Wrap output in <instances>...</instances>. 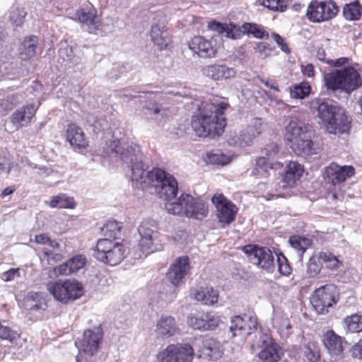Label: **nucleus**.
I'll list each match as a JSON object with an SVG mask.
<instances>
[{"label":"nucleus","mask_w":362,"mask_h":362,"mask_svg":"<svg viewBox=\"0 0 362 362\" xmlns=\"http://www.w3.org/2000/svg\"><path fill=\"white\" fill-rule=\"evenodd\" d=\"M253 139L252 136L247 134V129H245L241 131L238 135L234 136L230 143L240 147H245L250 145Z\"/></svg>","instance_id":"a19ab883"},{"label":"nucleus","mask_w":362,"mask_h":362,"mask_svg":"<svg viewBox=\"0 0 362 362\" xmlns=\"http://www.w3.org/2000/svg\"><path fill=\"white\" fill-rule=\"evenodd\" d=\"M37 108L34 104H28L16 110L11 117V122L17 127L27 126L35 116Z\"/></svg>","instance_id":"aec40b11"},{"label":"nucleus","mask_w":362,"mask_h":362,"mask_svg":"<svg viewBox=\"0 0 362 362\" xmlns=\"http://www.w3.org/2000/svg\"><path fill=\"white\" fill-rule=\"evenodd\" d=\"M49 206L53 208L73 209L75 206V202L72 197H67L64 194H60L52 198Z\"/></svg>","instance_id":"473e14b6"},{"label":"nucleus","mask_w":362,"mask_h":362,"mask_svg":"<svg viewBox=\"0 0 362 362\" xmlns=\"http://www.w3.org/2000/svg\"><path fill=\"white\" fill-rule=\"evenodd\" d=\"M339 12V7L332 0H313L307 9L308 18L315 23L327 21Z\"/></svg>","instance_id":"ddd939ff"},{"label":"nucleus","mask_w":362,"mask_h":362,"mask_svg":"<svg viewBox=\"0 0 362 362\" xmlns=\"http://www.w3.org/2000/svg\"><path fill=\"white\" fill-rule=\"evenodd\" d=\"M208 161L212 164L217 165H227L230 163V158L229 156L223 154L219 151L216 152H209L207 153Z\"/></svg>","instance_id":"79ce46f5"},{"label":"nucleus","mask_w":362,"mask_h":362,"mask_svg":"<svg viewBox=\"0 0 362 362\" xmlns=\"http://www.w3.org/2000/svg\"><path fill=\"white\" fill-rule=\"evenodd\" d=\"M354 173V168L351 165L339 166L332 163L327 168V176L334 185L344 182L347 178L352 176Z\"/></svg>","instance_id":"412c9836"},{"label":"nucleus","mask_w":362,"mask_h":362,"mask_svg":"<svg viewBox=\"0 0 362 362\" xmlns=\"http://www.w3.org/2000/svg\"><path fill=\"white\" fill-rule=\"evenodd\" d=\"M323 343L331 355L339 356L343 352V339L333 331H328L325 333Z\"/></svg>","instance_id":"5701e85b"},{"label":"nucleus","mask_w":362,"mask_h":362,"mask_svg":"<svg viewBox=\"0 0 362 362\" xmlns=\"http://www.w3.org/2000/svg\"><path fill=\"white\" fill-rule=\"evenodd\" d=\"M73 273L83 268L86 263V258L81 255L72 257L68 260Z\"/></svg>","instance_id":"5fc2aeb1"},{"label":"nucleus","mask_w":362,"mask_h":362,"mask_svg":"<svg viewBox=\"0 0 362 362\" xmlns=\"http://www.w3.org/2000/svg\"><path fill=\"white\" fill-rule=\"evenodd\" d=\"M44 255L47 258V262L49 264L61 261L63 257L62 254L54 253L47 249L44 250Z\"/></svg>","instance_id":"69168bd1"},{"label":"nucleus","mask_w":362,"mask_h":362,"mask_svg":"<svg viewBox=\"0 0 362 362\" xmlns=\"http://www.w3.org/2000/svg\"><path fill=\"white\" fill-rule=\"evenodd\" d=\"M265 156H262L257 159L256 167L252 170L254 175L259 177H266L269 175L268 168H273V164L269 162V159L274 158V157L278 153L279 148L276 144L272 143L269 144L265 149Z\"/></svg>","instance_id":"dca6fc26"},{"label":"nucleus","mask_w":362,"mask_h":362,"mask_svg":"<svg viewBox=\"0 0 362 362\" xmlns=\"http://www.w3.org/2000/svg\"><path fill=\"white\" fill-rule=\"evenodd\" d=\"M37 42V37L35 35L25 38L19 49V54L22 60L26 61L35 54Z\"/></svg>","instance_id":"bb28decb"},{"label":"nucleus","mask_w":362,"mask_h":362,"mask_svg":"<svg viewBox=\"0 0 362 362\" xmlns=\"http://www.w3.org/2000/svg\"><path fill=\"white\" fill-rule=\"evenodd\" d=\"M138 233L140 235L138 247L145 257L163 250V244L160 240L156 221L144 220L138 228Z\"/></svg>","instance_id":"1a4fd4ad"},{"label":"nucleus","mask_w":362,"mask_h":362,"mask_svg":"<svg viewBox=\"0 0 362 362\" xmlns=\"http://www.w3.org/2000/svg\"><path fill=\"white\" fill-rule=\"evenodd\" d=\"M25 307L30 310L45 309L44 296L41 293L29 292L25 298Z\"/></svg>","instance_id":"cd10ccee"},{"label":"nucleus","mask_w":362,"mask_h":362,"mask_svg":"<svg viewBox=\"0 0 362 362\" xmlns=\"http://www.w3.org/2000/svg\"><path fill=\"white\" fill-rule=\"evenodd\" d=\"M346 332H359L362 331V316L356 314L346 317L344 320Z\"/></svg>","instance_id":"72a5a7b5"},{"label":"nucleus","mask_w":362,"mask_h":362,"mask_svg":"<svg viewBox=\"0 0 362 362\" xmlns=\"http://www.w3.org/2000/svg\"><path fill=\"white\" fill-rule=\"evenodd\" d=\"M47 290L57 300L64 303L74 301L83 295V284L76 279L50 282Z\"/></svg>","instance_id":"9b49d317"},{"label":"nucleus","mask_w":362,"mask_h":362,"mask_svg":"<svg viewBox=\"0 0 362 362\" xmlns=\"http://www.w3.org/2000/svg\"><path fill=\"white\" fill-rule=\"evenodd\" d=\"M156 327L157 334L162 337H169L176 332L175 319L170 316L162 317Z\"/></svg>","instance_id":"a878e982"},{"label":"nucleus","mask_w":362,"mask_h":362,"mask_svg":"<svg viewBox=\"0 0 362 362\" xmlns=\"http://www.w3.org/2000/svg\"><path fill=\"white\" fill-rule=\"evenodd\" d=\"M26 15V12L20 8H12L10 11L8 19L12 25L20 26L23 22V19Z\"/></svg>","instance_id":"49530a36"},{"label":"nucleus","mask_w":362,"mask_h":362,"mask_svg":"<svg viewBox=\"0 0 362 362\" xmlns=\"http://www.w3.org/2000/svg\"><path fill=\"white\" fill-rule=\"evenodd\" d=\"M6 324V322H0V339L13 343L19 338L20 335Z\"/></svg>","instance_id":"ea45409f"},{"label":"nucleus","mask_w":362,"mask_h":362,"mask_svg":"<svg viewBox=\"0 0 362 362\" xmlns=\"http://www.w3.org/2000/svg\"><path fill=\"white\" fill-rule=\"evenodd\" d=\"M307 239L305 238H300L296 236L291 237L289 239V243L293 248L296 250L298 252V256L301 258L303 257V253L306 250V243Z\"/></svg>","instance_id":"3c124183"},{"label":"nucleus","mask_w":362,"mask_h":362,"mask_svg":"<svg viewBox=\"0 0 362 362\" xmlns=\"http://www.w3.org/2000/svg\"><path fill=\"white\" fill-rule=\"evenodd\" d=\"M122 226L120 223L113 220L109 221L103 227L105 235L107 236L109 239H116L120 234Z\"/></svg>","instance_id":"58836bf2"},{"label":"nucleus","mask_w":362,"mask_h":362,"mask_svg":"<svg viewBox=\"0 0 362 362\" xmlns=\"http://www.w3.org/2000/svg\"><path fill=\"white\" fill-rule=\"evenodd\" d=\"M339 292L334 284H327L315 289L310 303L318 314H325L339 300Z\"/></svg>","instance_id":"f8f14e48"},{"label":"nucleus","mask_w":362,"mask_h":362,"mask_svg":"<svg viewBox=\"0 0 362 362\" xmlns=\"http://www.w3.org/2000/svg\"><path fill=\"white\" fill-rule=\"evenodd\" d=\"M59 57L64 62H67L69 67L75 66L81 63V57L74 54L72 47L66 45L59 49Z\"/></svg>","instance_id":"7c9ffc66"},{"label":"nucleus","mask_w":362,"mask_h":362,"mask_svg":"<svg viewBox=\"0 0 362 362\" xmlns=\"http://www.w3.org/2000/svg\"><path fill=\"white\" fill-rule=\"evenodd\" d=\"M245 318L246 319V332L247 335H250L252 333V330L257 331V320L255 316L245 314Z\"/></svg>","instance_id":"052dcab7"},{"label":"nucleus","mask_w":362,"mask_h":362,"mask_svg":"<svg viewBox=\"0 0 362 362\" xmlns=\"http://www.w3.org/2000/svg\"><path fill=\"white\" fill-rule=\"evenodd\" d=\"M243 250L247 255L248 259L252 264L268 271L273 267L274 257L268 247L248 245L245 246Z\"/></svg>","instance_id":"4468645a"},{"label":"nucleus","mask_w":362,"mask_h":362,"mask_svg":"<svg viewBox=\"0 0 362 362\" xmlns=\"http://www.w3.org/2000/svg\"><path fill=\"white\" fill-rule=\"evenodd\" d=\"M285 140L297 155L308 156L315 153L312 127L298 119H291L285 127Z\"/></svg>","instance_id":"20e7f679"},{"label":"nucleus","mask_w":362,"mask_h":362,"mask_svg":"<svg viewBox=\"0 0 362 362\" xmlns=\"http://www.w3.org/2000/svg\"><path fill=\"white\" fill-rule=\"evenodd\" d=\"M211 202L217 209V216L221 223L229 224L234 220L236 213L234 210L235 206L223 194H214Z\"/></svg>","instance_id":"2eb2a0df"},{"label":"nucleus","mask_w":362,"mask_h":362,"mask_svg":"<svg viewBox=\"0 0 362 362\" xmlns=\"http://www.w3.org/2000/svg\"><path fill=\"white\" fill-rule=\"evenodd\" d=\"M350 353L353 358L358 359L362 358V339L352 346Z\"/></svg>","instance_id":"774afa93"},{"label":"nucleus","mask_w":362,"mask_h":362,"mask_svg":"<svg viewBox=\"0 0 362 362\" xmlns=\"http://www.w3.org/2000/svg\"><path fill=\"white\" fill-rule=\"evenodd\" d=\"M277 263L279 267V272L284 276L290 274L291 268L288 262L287 259L284 256H278Z\"/></svg>","instance_id":"bf43d9fd"},{"label":"nucleus","mask_w":362,"mask_h":362,"mask_svg":"<svg viewBox=\"0 0 362 362\" xmlns=\"http://www.w3.org/2000/svg\"><path fill=\"white\" fill-rule=\"evenodd\" d=\"M112 153L120 158L131 172L133 187L144 189L149 187L159 198L170 201L178 192L177 182L170 174L160 168L147 171L148 166L140 148L136 145L122 144L120 140H113L109 145Z\"/></svg>","instance_id":"f257e3e1"},{"label":"nucleus","mask_w":362,"mask_h":362,"mask_svg":"<svg viewBox=\"0 0 362 362\" xmlns=\"http://www.w3.org/2000/svg\"><path fill=\"white\" fill-rule=\"evenodd\" d=\"M173 345H169L162 352L158 354V359L160 362H179L177 354L172 351Z\"/></svg>","instance_id":"864d4df0"},{"label":"nucleus","mask_w":362,"mask_h":362,"mask_svg":"<svg viewBox=\"0 0 362 362\" xmlns=\"http://www.w3.org/2000/svg\"><path fill=\"white\" fill-rule=\"evenodd\" d=\"M322 262L317 257H311L307 264V274L310 277H314L317 275L322 268Z\"/></svg>","instance_id":"09e8293b"},{"label":"nucleus","mask_w":362,"mask_h":362,"mask_svg":"<svg viewBox=\"0 0 362 362\" xmlns=\"http://www.w3.org/2000/svg\"><path fill=\"white\" fill-rule=\"evenodd\" d=\"M243 32L247 35H252L254 37L262 39L264 37V31L259 25L255 23H245L242 25Z\"/></svg>","instance_id":"de8ad7c7"},{"label":"nucleus","mask_w":362,"mask_h":362,"mask_svg":"<svg viewBox=\"0 0 362 362\" xmlns=\"http://www.w3.org/2000/svg\"><path fill=\"white\" fill-rule=\"evenodd\" d=\"M318 259L326 268L334 270L337 269L341 264L337 257L330 252H321L318 255Z\"/></svg>","instance_id":"f704fd0d"},{"label":"nucleus","mask_w":362,"mask_h":362,"mask_svg":"<svg viewBox=\"0 0 362 362\" xmlns=\"http://www.w3.org/2000/svg\"><path fill=\"white\" fill-rule=\"evenodd\" d=\"M18 95L8 93L0 98V112L12 110L18 103Z\"/></svg>","instance_id":"e433bc0d"},{"label":"nucleus","mask_w":362,"mask_h":362,"mask_svg":"<svg viewBox=\"0 0 362 362\" xmlns=\"http://www.w3.org/2000/svg\"><path fill=\"white\" fill-rule=\"evenodd\" d=\"M76 18L83 24H86L89 32L92 33L97 29L99 21L96 16L95 11L94 10H87L81 8L78 10L76 13Z\"/></svg>","instance_id":"393cba45"},{"label":"nucleus","mask_w":362,"mask_h":362,"mask_svg":"<svg viewBox=\"0 0 362 362\" xmlns=\"http://www.w3.org/2000/svg\"><path fill=\"white\" fill-rule=\"evenodd\" d=\"M165 207L170 214H185L197 220H202L208 214V206L204 202L197 200L187 194H182L175 201L166 203Z\"/></svg>","instance_id":"39448f33"},{"label":"nucleus","mask_w":362,"mask_h":362,"mask_svg":"<svg viewBox=\"0 0 362 362\" xmlns=\"http://www.w3.org/2000/svg\"><path fill=\"white\" fill-rule=\"evenodd\" d=\"M304 354L309 362H319L320 354L315 349H312L310 346H305Z\"/></svg>","instance_id":"0e129e2a"},{"label":"nucleus","mask_w":362,"mask_h":362,"mask_svg":"<svg viewBox=\"0 0 362 362\" xmlns=\"http://www.w3.org/2000/svg\"><path fill=\"white\" fill-rule=\"evenodd\" d=\"M172 351L177 354L179 362H192L194 356V349L188 344H173Z\"/></svg>","instance_id":"c85d7f7f"},{"label":"nucleus","mask_w":362,"mask_h":362,"mask_svg":"<svg viewBox=\"0 0 362 362\" xmlns=\"http://www.w3.org/2000/svg\"><path fill=\"white\" fill-rule=\"evenodd\" d=\"M125 247L109 238H101L93 249V256L98 261L110 266L119 264L125 257Z\"/></svg>","instance_id":"9d476101"},{"label":"nucleus","mask_w":362,"mask_h":362,"mask_svg":"<svg viewBox=\"0 0 362 362\" xmlns=\"http://www.w3.org/2000/svg\"><path fill=\"white\" fill-rule=\"evenodd\" d=\"M301 176L302 171H300V170H297L295 173H289L285 170L281 180L282 187H293Z\"/></svg>","instance_id":"a18cd8bd"},{"label":"nucleus","mask_w":362,"mask_h":362,"mask_svg":"<svg viewBox=\"0 0 362 362\" xmlns=\"http://www.w3.org/2000/svg\"><path fill=\"white\" fill-rule=\"evenodd\" d=\"M252 353L259 350L257 356L262 362H278L283 356L280 346L268 334L257 331L250 344Z\"/></svg>","instance_id":"6e6552de"},{"label":"nucleus","mask_w":362,"mask_h":362,"mask_svg":"<svg viewBox=\"0 0 362 362\" xmlns=\"http://www.w3.org/2000/svg\"><path fill=\"white\" fill-rule=\"evenodd\" d=\"M247 134L252 136L253 139L256 138L262 132V122L259 118H254L245 128Z\"/></svg>","instance_id":"603ef678"},{"label":"nucleus","mask_w":362,"mask_h":362,"mask_svg":"<svg viewBox=\"0 0 362 362\" xmlns=\"http://www.w3.org/2000/svg\"><path fill=\"white\" fill-rule=\"evenodd\" d=\"M198 352L200 358L216 360L219 356V343L213 338H206L202 341V346Z\"/></svg>","instance_id":"b1692460"},{"label":"nucleus","mask_w":362,"mask_h":362,"mask_svg":"<svg viewBox=\"0 0 362 362\" xmlns=\"http://www.w3.org/2000/svg\"><path fill=\"white\" fill-rule=\"evenodd\" d=\"M291 0H262V4L274 11H284Z\"/></svg>","instance_id":"37998d69"},{"label":"nucleus","mask_w":362,"mask_h":362,"mask_svg":"<svg viewBox=\"0 0 362 362\" xmlns=\"http://www.w3.org/2000/svg\"><path fill=\"white\" fill-rule=\"evenodd\" d=\"M190 269L188 257H178L170 266L167 276L170 282L175 286L182 283V279Z\"/></svg>","instance_id":"f3484780"},{"label":"nucleus","mask_w":362,"mask_h":362,"mask_svg":"<svg viewBox=\"0 0 362 362\" xmlns=\"http://www.w3.org/2000/svg\"><path fill=\"white\" fill-rule=\"evenodd\" d=\"M228 107L225 102L203 103L199 113L192 118L191 125L195 134L200 137L220 136L226 125L223 115Z\"/></svg>","instance_id":"f03ea898"},{"label":"nucleus","mask_w":362,"mask_h":362,"mask_svg":"<svg viewBox=\"0 0 362 362\" xmlns=\"http://www.w3.org/2000/svg\"><path fill=\"white\" fill-rule=\"evenodd\" d=\"M202 73L205 76L216 81L232 78L235 76L236 71L224 64H212L204 66Z\"/></svg>","instance_id":"6ab92c4d"},{"label":"nucleus","mask_w":362,"mask_h":362,"mask_svg":"<svg viewBox=\"0 0 362 362\" xmlns=\"http://www.w3.org/2000/svg\"><path fill=\"white\" fill-rule=\"evenodd\" d=\"M147 112H145L146 115H149L152 119H154L156 121L158 120V115L160 113V108L158 104H156L155 103H149L148 105L146 106Z\"/></svg>","instance_id":"e2e57ef3"},{"label":"nucleus","mask_w":362,"mask_h":362,"mask_svg":"<svg viewBox=\"0 0 362 362\" xmlns=\"http://www.w3.org/2000/svg\"><path fill=\"white\" fill-rule=\"evenodd\" d=\"M245 34L243 32L242 25L240 27L237 26L234 24L230 23L228 28V30L226 31V36L227 37H230L233 39H238L240 37V36Z\"/></svg>","instance_id":"680f3d73"},{"label":"nucleus","mask_w":362,"mask_h":362,"mask_svg":"<svg viewBox=\"0 0 362 362\" xmlns=\"http://www.w3.org/2000/svg\"><path fill=\"white\" fill-rule=\"evenodd\" d=\"M187 323L194 329L205 330L204 314H191L187 317Z\"/></svg>","instance_id":"8fccbe9b"},{"label":"nucleus","mask_w":362,"mask_h":362,"mask_svg":"<svg viewBox=\"0 0 362 362\" xmlns=\"http://www.w3.org/2000/svg\"><path fill=\"white\" fill-rule=\"evenodd\" d=\"M312 104L314 108L317 105V116L328 133L341 134L349 129L351 122L345 110L334 101L317 99Z\"/></svg>","instance_id":"7ed1b4c3"},{"label":"nucleus","mask_w":362,"mask_h":362,"mask_svg":"<svg viewBox=\"0 0 362 362\" xmlns=\"http://www.w3.org/2000/svg\"><path fill=\"white\" fill-rule=\"evenodd\" d=\"M274 324H276L279 333L282 335L283 337H288L291 335V329L292 326L287 317H281L280 320L276 318L274 320Z\"/></svg>","instance_id":"c03bdc74"},{"label":"nucleus","mask_w":362,"mask_h":362,"mask_svg":"<svg viewBox=\"0 0 362 362\" xmlns=\"http://www.w3.org/2000/svg\"><path fill=\"white\" fill-rule=\"evenodd\" d=\"M86 122L88 125L92 127L93 132L96 134L105 131L109 127L108 122L105 118L98 117L93 114L86 115Z\"/></svg>","instance_id":"c756f323"},{"label":"nucleus","mask_w":362,"mask_h":362,"mask_svg":"<svg viewBox=\"0 0 362 362\" xmlns=\"http://www.w3.org/2000/svg\"><path fill=\"white\" fill-rule=\"evenodd\" d=\"M230 332H233V335L242 334L246 331V319L245 315L243 316L237 315L233 317L230 320L229 326Z\"/></svg>","instance_id":"c9c22d12"},{"label":"nucleus","mask_w":362,"mask_h":362,"mask_svg":"<svg viewBox=\"0 0 362 362\" xmlns=\"http://www.w3.org/2000/svg\"><path fill=\"white\" fill-rule=\"evenodd\" d=\"M189 48L202 58L214 57L216 53V49L211 40H206L201 36L194 37L188 43Z\"/></svg>","instance_id":"a211bd4d"},{"label":"nucleus","mask_w":362,"mask_h":362,"mask_svg":"<svg viewBox=\"0 0 362 362\" xmlns=\"http://www.w3.org/2000/svg\"><path fill=\"white\" fill-rule=\"evenodd\" d=\"M204 321L205 330H213L218 327L220 319L216 315L207 313L204 314Z\"/></svg>","instance_id":"6e6d98bb"},{"label":"nucleus","mask_w":362,"mask_h":362,"mask_svg":"<svg viewBox=\"0 0 362 362\" xmlns=\"http://www.w3.org/2000/svg\"><path fill=\"white\" fill-rule=\"evenodd\" d=\"M361 6L358 1L347 4L343 8V15L349 21H356L361 16Z\"/></svg>","instance_id":"2f4dec72"},{"label":"nucleus","mask_w":362,"mask_h":362,"mask_svg":"<svg viewBox=\"0 0 362 362\" xmlns=\"http://www.w3.org/2000/svg\"><path fill=\"white\" fill-rule=\"evenodd\" d=\"M103 337V332L100 327L86 329L82 339L75 342L79 351L76 357V362H97L95 355L99 349Z\"/></svg>","instance_id":"0eeeda50"},{"label":"nucleus","mask_w":362,"mask_h":362,"mask_svg":"<svg viewBox=\"0 0 362 362\" xmlns=\"http://www.w3.org/2000/svg\"><path fill=\"white\" fill-rule=\"evenodd\" d=\"M66 139L69 144L76 148H83L87 146V141L83 130L75 124L68 125Z\"/></svg>","instance_id":"4be33fe9"},{"label":"nucleus","mask_w":362,"mask_h":362,"mask_svg":"<svg viewBox=\"0 0 362 362\" xmlns=\"http://www.w3.org/2000/svg\"><path fill=\"white\" fill-rule=\"evenodd\" d=\"M325 85L327 90L335 91L342 90L352 91L361 86V78L358 71L352 67L328 73L324 76Z\"/></svg>","instance_id":"423d86ee"},{"label":"nucleus","mask_w":362,"mask_h":362,"mask_svg":"<svg viewBox=\"0 0 362 362\" xmlns=\"http://www.w3.org/2000/svg\"><path fill=\"white\" fill-rule=\"evenodd\" d=\"M20 276V269L12 268L5 272H4L1 275V279L5 281H10L14 280L16 277Z\"/></svg>","instance_id":"338daca9"},{"label":"nucleus","mask_w":362,"mask_h":362,"mask_svg":"<svg viewBox=\"0 0 362 362\" xmlns=\"http://www.w3.org/2000/svg\"><path fill=\"white\" fill-rule=\"evenodd\" d=\"M255 52L257 54L258 57L265 59L270 55L272 49L268 47L267 43L258 42L255 47Z\"/></svg>","instance_id":"13d9d810"},{"label":"nucleus","mask_w":362,"mask_h":362,"mask_svg":"<svg viewBox=\"0 0 362 362\" xmlns=\"http://www.w3.org/2000/svg\"><path fill=\"white\" fill-rule=\"evenodd\" d=\"M310 91V86L306 82L295 84L291 88V96L296 99H303L308 96Z\"/></svg>","instance_id":"4c0bfd02"},{"label":"nucleus","mask_w":362,"mask_h":362,"mask_svg":"<svg viewBox=\"0 0 362 362\" xmlns=\"http://www.w3.org/2000/svg\"><path fill=\"white\" fill-rule=\"evenodd\" d=\"M205 296L204 297L202 303L204 305H212L217 303L218 294V292L212 288H205Z\"/></svg>","instance_id":"4d7b16f0"}]
</instances>
